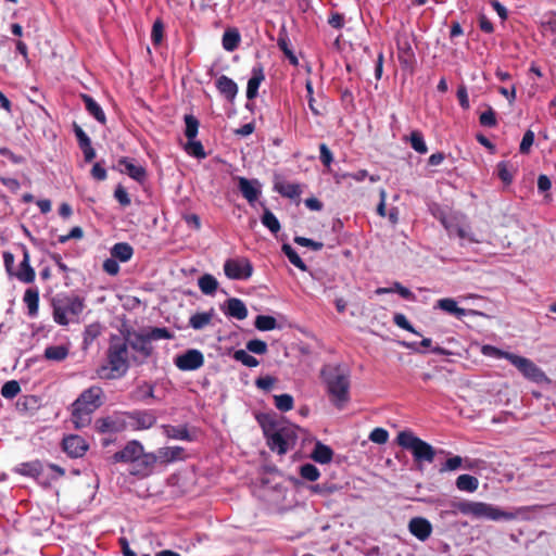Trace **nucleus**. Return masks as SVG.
I'll return each mask as SVG.
<instances>
[{
	"mask_svg": "<svg viewBox=\"0 0 556 556\" xmlns=\"http://www.w3.org/2000/svg\"><path fill=\"white\" fill-rule=\"evenodd\" d=\"M127 338L112 334L105 352L106 363L97 369V376L104 380L123 378L130 367Z\"/></svg>",
	"mask_w": 556,
	"mask_h": 556,
	"instance_id": "obj_1",
	"label": "nucleus"
},
{
	"mask_svg": "<svg viewBox=\"0 0 556 556\" xmlns=\"http://www.w3.org/2000/svg\"><path fill=\"white\" fill-rule=\"evenodd\" d=\"M320 377L326 384V391L332 405L342 410L351 400L350 375L340 365H326L320 371Z\"/></svg>",
	"mask_w": 556,
	"mask_h": 556,
	"instance_id": "obj_2",
	"label": "nucleus"
},
{
	"mask_svg": "<svg viewBox=\"0 0 556 556\" xmlns=\"http://www.w3.org/2000/svg\"><path fill=\"white\" fill-rule=\"evenodd\" d=\"M448 506L450 510L442 511L443 514L456 515L460 513L466 516H471L475 519H485L492 521H501V520H514L516 518V514L510 511H505L500 507L484 503V502H475V501H452Z\"/></svg>",
	"mask_w": 556,
	"mask_h": 556,
	"instance_id": "obj_3",
	"label": "nucleus"
},
{
	"mask_svg": "<svg viewBox=\"0 0 556 556\" xmlns=\"http://www.w3.org/2000/svg\"><path fill=\"white\" fill-rule=\"evenodd\" d=\"M15 471L25 477L34 478L38 483L49 486L52 481L62 478L65 469L56 464H43L40 460H33L20 464Z\"/></svg>",
	"mask_w": 556,
	"mask_h": 556,
	"instance_id": "obj_4",
	"label": "nucleus"
},
{
	"mask_svg": "<svg viewBox=\"0 0 556 556\" xmlns=\"http://www.w3.org/2000/svg\"><path fill=\"white\" fill-rule=\"evenodd\" d=\"M396 442L402 448L409 451L418 464L424 462L430 464L434 460L435 450L433 446L410 430L401 431L396 437Z\"/></svg>",
	"mask_w": 556,
	"mask_h": 556,
	"instance_id": "obj_5",
	"label": "nucleus"
},
{
	"mask_svg": "<svg viewBox=\"0 0 556 556\" xmlns=\"http://www.w3.org/2000/svg\"><path fill=\"white\" fill-rule=\"evenodd\" d=\"M127 340L128 346L137 353V355H132L131 357L135 364L141 365L152 356L154 348L146 332H134Z\"/></svg>",
	"mask_w": 556,
	"mask_h": 556,
	"instance_id": "obj_6",
	"label": "nucleus"
},
{
	"mask_svg": "<svg viewBox=\"0 0 556 556\" xmlns=\"http://www.w3.org/2000/svg\"><path fill=\"white\" fill-rule=\"evenodd\" d=\"M509 363L515 366L525 378L533 382L542 383L547 380L544 371L530 358L513 354V356H509Z\"/></svg>",
	"mask_w": 556,
	"mask_h": 556,
	"instance_id": "obj_7",
	"label": "nucleus"
},
{
	"mask_svg": "<svg viewBox=\"0 0 556 556\" xmlns=\"http://www.w3.org/2000/svg\"><path fill=\"white\" fill-rule=\"evenodd\" d=\"M224 271L229 279L248 280L253 274V265L247 257L228 258Z\"/></svg>",
	"mask_w": 556,
	"mask_h": 556,
	"instance_id": "obj_8",
	"label": "nucleus"
},
{
	"mask_svg": "<svg viewBox=\"0 0 556 556\" xmlns=\"http://www.w3.org/2000/svg\"><path fill=\"white\" fill-rule=\"evenodd\" d=\"M127 419V428L131 430H148L152 428L157 420L155 412L152 409H135L125 413Z\"/></svg>",
	"mask_w": 556,
	"mask_h": 556,
	"instance_id": "obj_9",
	"label": "nucleus"
},
{
	"mask_svg": "<svg viewBox=\"0 0 556 556\" xmlns=\"http://www.w3.org/2000/svg\"><path fill=\"white\" fill-rule=\"evenodd\" d=\"M103 396L104 392L101 387L91 386L80 393L72 406L83 407L88 412L93 413L103 404Z\"/></svg>",
	"mask_w": 556,
	"mask_h": 556,
	"instance_id": "obj_10",
	"label": "nucleus"
},
{
	"mask_svg": "<svg viewBox=\"0 0 556 556\" xmlns=\"http://www.w3.org/2000/svg\"><path fill=\"white\" fill-rule=\"evenodd\" d=\"M175 366L182 371H192L201 368L204 364V356L200 350L189 349L174 359Z\"/></svg>",
	"mask_w": 556,
	"mask_h": 556,
	"instance_id": "obj_11",
	"label": "nucleus"
},
{
	"mask_svg": "<svg viewBox=\"0 0 556 556\" xmlns=\"http://www.w3.org/2000/svg\"><path fill=\"white\" fill-rule=\"evenodd\" d=\"M94 427L99 433L122 432L127 429V419L125 418V413L98 418L94 422Z\"/></svg>",
	"mask_w": 556,
	"mask_h": 556,
	"instance_id": "obj_12",
	"label": "nucleus"
},
{
	"mask_svg": "<svg viewBox=\"0 0 556 556\" xmlns=\"http://www.w3.org/2000/svg\"><path fill=\"white\" fill-rule=\"evenodd\" d=\"M63 451L72 458L83 457L88 450L84 438L77 434H70L62 441Z\"/></svg>",
	"mask_w": 556,
	"mask_h": 556,
	"instance_id": "obj_13",
	"label": "nucleus"
},
{
	"mask_svg": "<svg viewBox=\"0 0 556 556\" xmlns=\"http://www.w3.org/2000/svg\"><path fill=\"white\" fill-rule=\"evenodd\" d=\"M156 460V454L144 453L143 450L138 459H135L131 464L132 467L130 473L139 477H147L152 472Z\"/></svg>",
	"mask_w": 556,
	"mask_h": 556,
	"instance_id": "obj_14",
	"label": "nucleus"
},
{
	"mask_svg": "<svg viewBox=\"0 0 556 556\" xmlns=\"http://www.w3.org/2000/svg\"><path fill=\"white\" fill-rule=\"evenodd\" d=\"M142 444L137 440H131L124 446V448L113 455V462L132 464L135 459H138L140 454H142Z\"/></svg>",
	"mask_w": 556,
	"mask_h": 556,
	"instance_id": "obj_15",
	"label": "nucleus"
},
{
	"mask_svg": "<svg viewBox=\"0 0 556 556\" xmlns=\"http://www.w3.org/2000/svg\"><path fill=\"white\" fill-rule=\"evenodd\" d=\"M408 531L421 542L427 541L432 533L431 522L424 517H414L408 522Z\"/></svg>",
	"mask_w": 556,
	"mask_h": 556,
	"instance_id": "obj_16",
	"label": "nucleus"
},
{
	"mask_svg": "<svg viewBox=\"0 0 556 556\" xmlns=\"http://www.w3.org/2000/svg\"><path fill=\"white\" fill-rule=\"evenodd\" d=\"M119 170L127 174L138 182H143L147 178V170L143 166L136 164L128 157H121L118 161Z\"/></svg>",
	"mask_w": 556,
	"mask_h": 556,
	"instance_id": "obj_17",
	"label": "nucleus"
},
{
	"mask_svg": "<svg viewBox=\"0 0 556 556\" xmlns=\"http://www.w3.org/2000/svg\"><path fill=\"white\" fill-rule=\"evenodd\" d=\"M238 188L242 197L251 204L254 205L261 194L260 184L256 179L250 180L244 177L238 179Z\"/></svg>",
	"mask_w": 556,
	"mask_h": 556,
	"instance_id": "obj_18",
	"label": "nucleus"
},
{
	"mask_svg": "<svg viewBox=\"0 0 556 556\" xmlns=\"http://www.w3.org/2000/svg\"><path fill=\"white\" fill-rule=\"evenodd\" d=\"M163 433L166 438L173 440H180L192 442L195 440V433L191 432L188 426H173V425H163L162 426Z\"/></svg>",
	"mask_w": 556,
	"mask_h": 556,
	"instance_id": "obj_19",
	"label": "nucleus"
},
{
	"mask_svg": "<svg viewBox=\"0 0 556 556\" xmlns=\"http://www.w3.org/2000/svg\"><path fill=\"white\" fill-rule=\"evenodd\" d=\"M23 250V260L20 264V268L14 273V277H16L20 281L25 283H30L35 280V270L30 266V256L27 248L25 245L22 247Z\"/></svg>",
	"mask_w": 556,
	"mask_h": 556,
	"instance_id": "obj_20",
	"label": "nucleus"
},
{
	"mask_svg": "<svg viewBox=\"0 0 556 556\" xmlns=\"http://www.w3.org/2000/svg\"><path fill=\"white\" fill-rule=\"evenodd\" d=\"M225 315L243 320L248 316V308L244 302L237 298H230L226 301V307L224 308Z\"/></svg>",
	"mask_w": 556,
	"mask_h": 556,
	"instance_id": "obj_21",
	"label": "nucleus"
},
{
	"mask_svg": "<svg viewBox=\"0 0 556 556\" xmlns=\"http://www.w3.org/2000/svg\"><path fill=\"white\" fill-rule=\"evenodd\" d=\"M289 434L285 430H278L268 435V446L278 454H286L289 450Z\"/></svg>",
	"mask_w": 556,
	"mask_h": 556,
	"instance_id": "obj_22",
	"label": "nucleus"
},
{
	"mask_svg": "<svg viewBox=\"0 0 556 556\" xmlns=\"http://www.w3.org/2000/svg\"><path fill=\"white\" fill-rule=\"evenodd\" d=\"M216 88L229 102H233L238 93V85L228 76L222 75L216 80Z\"/></svg>",
	"mask_w": 556,
	"mask_h": 556,
	"instance_id": "obj_23",
	"label": "nucleus"
},
{
	"mask_svg": "<svg viewBox=\"0 0 556 556\" xmlns=\"http://www.w3.org/2000/svg\"><path fill=\"white\" fill-rule=\"evenodd\" d=\"M265 79L264 71L261 65L254 66L252 68V76L248 80L247 86V98L248 100H253L258 94V88L262 81Z\"/></svg>",
	"mask_w": 556,
	"mask_h": 556,
	"instance_id": "obj_24",
	"label": "nucleus"
},
{
	"mask_svg": "<svg viewBox=\"0 0 556 556\" xmlns=\"http://www.w3.org/2000/svg\"><path fill=\"white\" fill-rule=\"evenodd\" d=\"M70 317H77L81 314L85 305L79 296H66L58 301Z\"/></svg>",
	"mask_w": 556,
	"mask_h": 556,
	"instance_id": "obj_25",
	"label": "nucleus"
},
{
	"mask_svg": "<svg viewBox=\"0 0 556 556\" xmlns=\"http://www.w3.org/2000/svg\"><path fill=\"white\" fill-rule=\"evenodd\" d=\"M87 112L100 124L106 123V116L100 104L89 94H81Z\"/></svg>",
	"mask_w": 556,
	"mask_h": 556,
	"instance_id": "obj_26",
	"label": "nucleus"
},
{
	"mask_svg": "<svg viewBox=\"0 0 556 556\" xmlns=\"http://www.w3.org/2000/svg\"><path fill=\"white\" fill-rule=\"evenodd\" d=\"M333 451L330 446L317 441L311 453V458L319 464H329L332 460Z\"/></svg>",
	"mask_w": 556,
	"mask_h": 556,
	"instance_id": "obj_27",
	"label": "nucleus"
},
{
	"mask_svg": "<svg viewBox=\"0 0 556 556\" xmlns=\"http://www.w3.org/2000/svg\"><path fill=\"white\" fill-rule=\"evenodd\" d=\"M185 456V448L181 446H166L161 447L156 452V457L163 463H172L182 459Z\"/></svg>",
	"mask_w": 556,
	"mask_h": 556,
	"instance_id": "obj_28",
	"label": "nucleus"
},
{
	"mask_svg": "<svg viewBox=\"0 0 556 556\" xmlns=\"http://www.w3.org/2000/svg\"><path fill=\"white\" fill-rule=\"evenodd\" d=\"M435 307L440 308L457 318H462L466 315V309L457 305V302L451 298L440 299L435 303Z\"/></svg>",
	"mask_w": 556,
	"mask_h": 556,
	"instance_id": "obj_29",
	"label": "nucleus"
},
{
	"mask_svg": "<svg viewBox=\"0 0 556 556\" xmlns=\"http://www.w3.org/2000/svg\"><path fill=\"white\" fill-rule=\"evenodd\" d=\"M110 252L113 258L123 263L128 262L134 255V249L127 242L115 243Z\"/></svg>",
	"mask_w": 556,
	"mask_h": 556,
	"instance_id": "obj_30",
	"label": "nucleus"
},
{
	"mask_svg": "<svg viewBox=\"0 0 556 556\" xmlns=\"http://www.w3.org/2000/svg\"><path fill=\"white\" fill-rule=\"evenodd\" d=\"M399 60L401 63H409L414 59V51L410 46L408 37H399L397 41Z\"/></svg>",
	"mask_w": 556,
	"mask_h": 556,
	"instance_id": "obj_31",
	"label": "nucleus"
},
{
	"mask_svg": "<svg viewBox=\"0 0 556 556\" xmlns=\"http://www.w3.org/2000/svg\"><path fill=\"white\" fill-rule=\"evenodd\" d=\"M70 354V349L65 345H49L45 349L43 356L48 361L62 362Z\"/></svg>",
	"mask_w": 556,
	"mask_h": 556,
	"instance_id": "obj_32",
	"label": "nucleus"
},
{
	"mask_svg": "<svg viewBox=\"0 0 556 556\" xmlns=\"http://www.w3.org/2000/svg\"><path fill=\"white\" fill-rule=\"evenodd\" d=\"M456 488L463 492L473 493L478 490L479 480L471 475H460L456 479Z\"/></svg>",
	"mask_w": 556,
	"mask_h": 556,
	"instance_id": "obj_33",
	"label": "nucleus"
},
{
	"mask_svg": "<svg viewBox=\"0 0 556 556\" xmlns=\"http://www.w3.org/2000/svg\"><path fill=\"white\" fill-rule=\"evenodd\" d=\"M91 414L86 408L72 406L71 420L76 428H84L91 421Z\"/></svg>",
	"mask_w": 556,
	"mask_h": 556,
	"instance_id": "obj_34",
	"label": "nucleus"
},
{
	"mask_svg": "<svg viewBox=\"0 0 556 556\" xmlns=\"http://www.w3.org/2000/svg\"><path fill=\"white\" fill-rule=\"evenodd\" d=\"M240 41L241 37L237 29H227L223 35L222 45L226 51L232 52L238 48Z\"/></svg>",
	"mask_w": 556,
	"mask_h": 556,
	"instance_id": "obj_35",
	"label": "nucleus"
},
{
	"mask_svg": "<svg viewBox=\"0 0 556 556\" xmlns=\"http://www.w3.org/2000/svg\"><path fill=\"white\" fill-rule=\"evenodd\" d=\"M198 286L202 293L213 295L218 288V281L214 276L204 274L199 278Z\"/></svg>",
	"mask_w": 556,
	"mask_h": 556,
	"instance_id": "obj_36",
	"label": "nucleus"
},
{
	"mask_svg": "<svg viewBox=\"0 0 556 556\" xmlns=\"http://www.w3.org/2000/svg\"><path fill=\"white\" fill-rule=\"evenodd\" d=\"M277 192L289 199H296L301 195L302 189L299 184L281 182L275 186Z\"/></svg>",
	"mask_w": 556,
	"mask_h": 556,
	"instance_id": "obj_37",
	"label": "nucleus"
},
{
	"mask_svg": "<svg viewBox=\"0 0 556 556\" xmlns=\"http://www.w3.org/2000/svg\"><path fill=\"white\" fill-rule=\"evenodd\" d=\"M30 316H35L38 313L39 307V292L37 289H27L23 298Z\"/></svg>",
	"mask_w": 556,
	"mask_h": 556,
	"instance_id": "obj_38",
	"label": "nucleus"
},
{
	"mask_svg": "<svg viewBox=\"0 0 556 556\" xmlns=\"http://www.w3.org/2000/svg\"><path fill=\"white\" fill-rule=\"evenodd\" d=\"M213 317V309L210 312L197 313L193 314L189 319V325L194 330H200L206 327Z\"/></svg>",
	"mask_w": 556,
	"mask_h": 556,
	"instance_id": "obj_39",
	"label": "nucleus"
},
{
	"mask_svg": "<svg viewBox=\"0 0 556 556\" xmlns=\"http://www.w3.org/2000/svg\"><path fill=\"white\" fill-rule=\"evenodd\" d=\"M261 222L271 233H277L281 228L278 218L268 208L264 210Z\"/></svg>",
	"mask_w": 556,
	"mask_h": 556,
	"instance_id": "obj_40",
	"label": "nucleus"
},
{
	"mask_svg": "<svg viewBox=\"0 0 556 556\" xmlns=\"http://www.w3.org/2000/svg\"><path fill=\"white\" fill-rule=\"evenodd\" d=\"M282 252L288 257L289 262L296 268H299L302 271L307 270L306 264L302 261V258L290 244L285 243L282 245Z\"/></svg>",
	"mask_w": 556,
	"mask_h": 556,
	"instance_id": "obj_41",
	"label": "nucleus"
},
{
	"mask_svg": "<svg viewBox=\"0 0 556 556\" xmlns=\"http://www.w3.org/2000/svg\"><path fill=\"white\" fill-rule=\"evenodd\" d=\"M339 489L340 488L334 483H317L307 486V490L311 493L321 496H329L339 491Z\"/></svg>",
	"mask_w": 556,
	"mask_h": 556,
	"instance_id": "obj_42",
	"label": "nucleus"
},
{
	"mask_svg": "<svg viewBox=\"0 0 556 556\" xmlns=\"http://www.w3.org/2000/svg\"><path fill=\"white\" fill-rule=\"evenodd\" d=\"M254 326L260 331H270L277 328V320L275 317L269 315H257Z\"/></svg>",
	"mask_w": 556,
	"mask_h": 556,
	"instance_id": "obj_43",
	"label": "nucleus"
},
{
	"mask_svg": "<svg viewBox=\"0 0 556 556\" xmlns=\"http://www.w3.org/2000/svg\"><path fill=\"white\" fill-rule=\"evenodd\" d=\"M299 473L304 480L309 482L317 481L320 477L319 469L309 463L301 465L299 468Z\"/></svg>",
	"mask_w": 556,
	"mask_h": 556,
	"instance_id": "obj_44",
	"label": "nucleus"
},
{
	"mask_svg": "<svg viewBox=\"0 0 556 556\" xmlns=\"http://www.w3.org/2000/svg\"><path fill=\"white\" fill-rule=\"evenodd\" d=\"M274 403L276 408L283 413L291 410L294 406L293 396L288 393L274 395Z\"/></svg>",
	"mask_w": 556,
	"mask_h": 556,
	"instance_id": "obj_45",
	"label": "nucleus"
},
{
	"mask_svg": "<svg viewBox=\"0 0 556 556\" xmlns=\"http://www.w3.org/2000/svg\"><path fill=\"white\" fill-rule=\"evenodd\" d=\"M409 142L412 148L420 153L425 154L428 152V147L425 142L424 136L419 130H413L409 136Z\"/></svg>",
	"mask_w": 556,
	"mask_h": 556,
	"instance_id": "obj_46",
	"label": "nucleus"
},
{
	"mask_svg": "<svg viewBox=\"0 0 556 556\" xmlns=\"http://www.w3.org/2000/svg\"><path fill=\"white\" fill-rule=\"evenodd\" d=\"M185 136L187 139H195L199 130V121L192 114L185 115Z\"/></svg>",
	"mask_w": 556,
	"mask_h": 556,
	"instance_id": "obj_47",
	"label": "nucleus"
},
{
	"mask_svg": "<svg viewBox=\"0 0 556 556\" xmlns=\"http://www.w3.org/2000/svg\"><path fill=\"white\" fill-rule=\"evenodd\" d=\"M481 353L488 357H493L496 359L505 358L508 362H509V356H513V354H514L510 352L500 350L498 348L489 345V344H485L481 348Z\"/></svg>",
	"mask_w": 556,
	"mask_h": 556,
	"instance_id": "obj_48",
	"label": "nucleus"
},
{
	"mask_svg": "<svg viewBox=\"0 0 556 556\" xmlns=\"http://www.w3.org/2000/svg\"><path fill=\"white\" fill-rule=\"evenodd\" d=\"M185 150L188 154H190L197 159H205L206 157V153L204 151L203 144L195 139H188Z\"/></svg>",
	"mask_w": 556,
	"mask_h": 556,
	"instance_id": "obj_49",
	"label": "nucleus"
},
{
	"mask_svg": "<svg viewBox=\"0 0 556 556\" xmlns=\"http://www.w3.org/2000/svg\"><path fill=\"white\" fill-rule=\"evenodd\" d=\"M279 49L283 52L289 62L296 66L299 64L298 58L289 47V39L287 36H279L277 40Z\"/></svg>",
	"mask_w": 556,
	"mask_h": 556,
	"instance_id": "obj_50",
	"label": "nucleus"
},
{
	"mask_svg": "<svg viewBox=\"0 0 556 556\" xmlns=\"http://www.w3.org/2000/svg\"><path fill=\"white\" fill-rule=\"evenodd\" d=\"M232 356L237 362H240L250 368L256 367L260 364V362L254 356L250 355L245 350H237L233 352Z\"/></svg>",
	"mask_w": 556,
	"mask_h": 556,
	"instance_id": "obj_51",
	"label": "nucleus"
},
{
	"mask_svg": "<svg viewBox=\"0 0 556 556\" xmlns=\"http://www.w3.org/2000/svg\"><path fill=\"white\" fill-rule=\"evenodd\" d=\"M21 392L20 383L16 380L7 381L1 388V395L4 399H14Z\"/></svg>",
	"mask_w": 556,
	"mask_h": 556,
	"instance_id": "obj_52",
	"label": "nucleus"
},
{
	"mask_svg": "<svg viewBox=\"0 0 556 556\" xmlns=\"http://www.w3.org/2000/svg\"><path fill=\"white\" fill-rule=\"evenodd\" d=\"M146 333L152 342L162 339L169 340L174 337L173 333L165 327H154L148 330Z\"/></svg>",
	"mask_w": 556,
	"mask_h": 556,
	"instance_id": "obj_53",
	"label": "nucleus"
},
{
	"mask_svg": "<svg viewBox=\"0 0 556 556\" xmlns=\"http://www.w3.org/2000/svg\"><path fill=\"white\" fill-rule=\"evenodd\" d=\"M393 323L401 329L407 330L416 336H420L413 325L407 320L406 316L402 313H395L393 316Z\"/></svg>",
	"mask_w": 556,
	"mask_h": 556,
	"instance_id": "obj_54",
	"label": "nucleus"
},
{
	"mask_svg": "<svg viewBox=\"0 0 556 556\" xmlns=\"http://www.w3.org/2000/svg\"><path fill=\"white\" fill-rule=\"evenodd\" d=\"M305 89H306V92H307V102H308V108L311 110V112L315 115V116H320L321 115V112L320 110L316 106V100L314 98V88H313V83L308 79L306 80L305 83Z\"/></svg>",
	"mask_w": 556,
	"mask_h": 556,
	"instance_id": "obj_55",
	"label": "nucleus"
},
{
	"mask_svg": "<svg viewBox=\"0 0 556 556\" xmlns=\"http://www.w3.org/2000/svg\"><path fill=\"white\" fill-rule=\"evenodd\" d=\"M497 176L498 178L505 184V185H509L513 182V174L509 169V165L507 162L505 161H502L497 164Z\"/></svg>",
	"mask_w": 556,
	"mask_h": 556,
	"instance_id": "obj_56",
	"label": "nucleus"
},
{
	"mask_svg": "<svg viewBox=\"0 0 556 556\" xmlns=\"http://www.w3.org/2000/svg\"><path fill=\"white\" fill-rule=\"evenodd\" d=\"M247 350L251 353L263 355L267 353V343L260 339H252L247 342Z\"/></svg>",
	"mask_w": 556,
	"mask_h": 556,
	"instance_id": "obj_57",
	"label": "nucleus"
},
{
	"mask_svg": "<svg viewBox=\"0 0 556 556\" xmlns=\"http://www.w3.org/2000/svg\"><path fill=\"white\" fill-rule=\"evenodd\" d=\"M369 440L377 444H384L389 440V432L384 428H375L369 433Z\"/></svg>",
	"mask_w": 556,
	"mask_h": 556,
	"instance_id": "obj_58",
	"label": "nucleus"
},
{
	"mask_svg": "<svg viewBox=\"0 0 556 556\" xmlns=\"http://www.w3.org/2000/svg\"><path fill=\"white\" fill-rule=\"evenodd\" d=\"M164 24L161 20H156L153 23L151 31V40L154 45H160L163 40Z\"/></svg>",
	"mask_w": 556,
	"mask_h": 556,
	"instance_id": "obj_59",
	"label": "nucleus"
},
{
	"mask_svg": "<svg viewBox=\"0 0 556 556\" xmlns=\"http://www.w3.org/2000/svg\"><path fill=\"white\" fill-rule=\"evenodd\" d=\"M479 122L484 127H494L497 124L495 112L492 108H489L486 111H484L480 117Z\"/></svg>",
	"mask_w": 556,
	"mask_h": 556,
	"instance_id": "obj_60",
	"label": "nucleus"
},
{
	"mask_svg": "<svg viewBox=\"0 0 556 556\" xmlns=\"http://www.w3.org/2000/svg\"><path fill=\"white\" fill-rule=\"evenodd\" d=\"M53 318L56 324L62 326H66L70 323V316L58 302L53 307Z\"/></svg>",
	"mask_w": 556,
	"mask_h": 556,
	"instance_id": "obj_61",
	"label": "nucleus"
},
{
	"mask_svg": "<svg viewBox=\"0 0 556 556\" xmlns=\"http://www.w3.org/2000/svg\"><path fill=\"white\" fill-rule=\"evenodd\" d=\"M319 159L324 166L330 168L333 162V154L326 143L319 144Z\"/></svg>",
	"mask_w": 556,
	"mask_h": 556,
	"instance_id": "obj_62",
	"label": "nucleus"
},
{
	"mask_svg": "<svg viewBox=\"0 0 556 556\" xmlns=\"http://www.w3.org/2000/svg\"><path fill=\"white\" fill-rule=\"evenodd\" d=\"M534 137H535L534 132L530 129L523 134L522 140L519 146V151L521 154L529 153V151L534 142Z\"/></svg>",
	"mask_w": 556,
	"mask_h": 556,
	"instance_id": "obj_63",
	"label": "nucleus"
},
{
	"mask_svg": "<svg viewBox=\"0 0 556 556\" xmlns=\"http://www.w3.org/2000/svg\"><path fill=\"white\" fill-rule=\"evenodd\" d=\"M463 465V458L460 456H453L451 458H447L445 463L440 468L441 472L444 471H454L460 468Z\"/></svg>",
	"mask_w": 556,
	"mask_h": 556,
	"instance_id": "obj_64",
	"label": "nucleus"
}]
</instances>
